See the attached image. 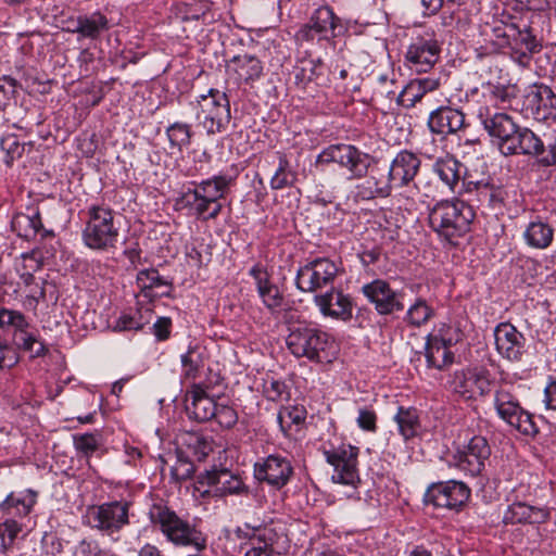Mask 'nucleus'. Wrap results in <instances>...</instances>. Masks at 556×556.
<instances>
[{
	"instance_id": "1",
	"label": "nucleus",
	"mask_w": 556,
	"mask_h": 556,
	"mask_svg": "<svg viewBox=\"0 0 556 556\" xmlns=\"http://www.w3.org/2000/svg\"><path fill=\"white\" fill-rule=\"evenodd\" d=\"M236 175L219 174L212 178L193 184L177 200V205L188 208L192 216L198 219H215L222 212L223 205L219 202L228 188L233 184Z\"/></svg>"
},
{
	"instance_id": "2",
	"label": "nucleus",
	"mask_w": 556,
	"mask_h": 556,
	"mask_svg": "<svg viewBox=\"0 0 556 556\" xmlns=\"http://www.w3.org/2000/svg\"><path fill=\"white\" fill-rule=\"evenodd\" d=\"M152 526L175 547L200 552L206 547V538L197 525L164 505H153L149 511Z\"/></svg>"
},
{
	"instance_id": "3",
	"label": "nucleus",
	"mask_w": 556,
	"mask_h": 556,
	"mask_svg": "<svg viewBox=\"0 0 556 556\" xmlns=\"http://www.w3.org/2000/svg\"><path fill=\"white\" fill-rule=\"evenodd\" d=\"M473 218V208L462 200L439 201L429 212L432 230L452 244L469 231Z\"/></svg>"
},
{
	"instance_id": "4",
	"label": "nucleus",
	"mask_w": 556,
	"mask_h": 556,
	"mask_svg": "<svg viewBox=\"0 0 556 556\" xmlns=\"http://www.w3.org/2000/svg\"><path fill=\"white\" fill-rule=\"evenodd\" d=\"M118 237L119 226L114 212L105 205H91L83 230L84 243L92 250L105 251L116 245Z\"/></svg>"
},
{
	"instance_id": "5",
	"label": "nucleus",
	"mask_w": 556,
	"mask_h": 556,
	"mask_svg": "<svg viewBox=\"0 0 556 556\" xmlns=\"http://www.w3.org/2000/svg\"><path fill=\"white\" fill-rule=\"evenodd\" d=\"M324 455L327 463L333 467L332 481L348 489L346 491L338 492L342 493L346 498H358V448L349 443H340L325 450Z\"/></svg>"
},
{
	"instance_id": "6",
	"label": "nucleus",
	"mask_w": 556,
	"mask_h": 556,
	"mask_svg": "<svg viewBox=\"0 0 556 556\" xmlns=\"http://www.w3.org/2000/svg\"><path fill=\"white\" fill-rule=\"evenodd\" d=\"M493 406L498 418L520 433L534 435L538 432L532 416L521 407L510 383L504 382L497 386L494 391Z\"/></svg>"
},
{
	"instance_id": "7",
	"label": "nucleus",
	"mask_w": 556,
	"mask_h": 556,
	"mask_svg": "<svg viewBox=\"0 0 556 556\" xmlns=\"http://www.w3.org/2000/svg\"><path fill=\"white\" fill-rule=\"evenodd\" d=\"M289 351L295 357H306L311 361H323L332 344L331 338L325 331L311 326H296L290 329L286 339Z\"/></svg>"
},
{
	"instance_id": "8",
	"label": "nucleus",
	"mask_w": 556,
	"mask_h": 556,
	"mask_svg": "<svg viewBox=\"0 0 556 556\" xmlns=\"http://www.w3.org/2000/svg\"><path fill=\"white\" fill-rule=\"evenodd\" d=\"M197 118L207 134L224 131L230 123V105L225 92L211 89L198 101Z\"/></svg>"
},
{
	"instance_id": "9",
	"label": "nucleus",
	"mask_w": 556,
	"mask_h": 556,
	"mask_svg": "<svg viewBox=\"0 0 556 556\" xmlns=\"http://www.w3.org/2000/svg\"><path fill=\"white\" fill-rule=\"evenodd\" d=\"M331 163L345 169L350 179H357L367 173L369 156L351 144H331L317 155L316 164L329 165Z\"/></svg>"
},
{
	"instance_id": "10",
	"label": "nucleus",
	"mask_w": 556,
	"mask_h": 556,
	"mask_svg": "<svg viewBox=\"0 0 556 556\" xmlns=\"http://www.w3.org/2000/svg\"><path fill=\"white\" fill-rule=\"evenodd\" d=\"M129 507L126 501L93 505L88 507L85 518L90 527L113 534L129 523Z\"/></svg>"
},
{
	"instance_id": "11",
	"label": "nucleus",
	"mask_w": 556,
	"mask_h": 556,
	"mask_svg": "<svg viewBox=\"0 0 556 556\" xmlns=\"http://www.w3.org/2000/svg\"><path fill=\"white\" fill-rule=\"evenodd\" d=\"M447 383L448 388L464 400H476L491 391L490 374L484 368L456 370Z\"/></svg>"
},
{
	"instance_id": "12",
	"label": "nucleus",
	"mask_w": 556,
	"mask_h": 556,
	"mask_svg": "<svg viewBox=\"0 0 556 556\" xmlns=\"http://www.w3.org/2000/svg\"><path fill=\"white\" fill-rule=\"evenodd\" d=\"M339 274V266L329 258H317L298 270L295 285L303 292H315L332 285Z\"/></svg>"
},
{
	"instance_id": "13",
	"label": "nucleus",
	"mask_w": 556,
	"mask_h": 556,
	"mask_svg": "<svg viewBox=\"0 0 556 556\" xmlns=\"http://www.w3.org/2000/svg\"><path fill=\"white\" fill-rule=\"evenodd\" d=\"M522 110L538 122L556 119V96L545 85H531L523 96Z\"/></svg>"
},
{
	"instance_id": "14",
	"label": "nucleus",
	"mask_w": 556,
	"mask_h": 556,
	"mask_svg": "<svg viewBox=\"0 0 556 556\" xmlns=\"http://www.w3.org/2000/svg\"><path fill=\"white\" fill-rule=\"evenodd\" d=\"M477 115L483 128L496 140L498 149L503 153L519 126L508 114L498 112L486 104L479 108Z\"/></svg>"
},
{
	"instance_id": "15",
	"label": "nucleus",
	"mask_w": 556,
	"mask_h": 556,
	"mask_svg": "<svg viewBox=\"0 0 556 556\" xmlns=\"http://www.w3.org/2000/svg\"><path fill=\"white\" fill-rule=\"evenodd\" d=\"M490 455L491 447L486 439L482 435H472L464 443H458L455 459L462 470L477 476L483 470Z\"/></svg>"
},
{
	"instance_id": "16",
	"label": "nucleus",
	"mask_w": 556,
	"mask_h": 556,
	"mask_svg": "<svg viewBox=\"0 0 556 556\" xmlns=\"http://www.w3.org/2000/svg\"><path fill=\"white\" fill-rule=\"evenodd\" d=\"M194 489L203 496H225L239 494L243 490V483L227 470H211L197 478Z\"/></svg>"
},
{
	"instance_id": "17",
	"label": "nucleus",
	"mask_w": 556,
	"mask_h": 556,
	"mask_svg": "<svg viewBox=\"0 0 556 556\" xmlns=\"http://www.w3.org/2000/svg\"><path fill=\"white\" fill-rule=\"evenodd\" d=\"M498 355L511 363H518L527 352L526 338L510 323H500L493 331Z\"/></svg>"
},
{
	"instance_id": "18",
	"label": "nucleus",
	"mask_w": 556,
	"mask_h": 556,
	"mask_svg": "<svg viewBox=\"0 0 556 556\" xmlns=\"http://www.w3.org/2000/svg\"><path fill=\"white\" fill-rule=\"evenodd\" d=\"M441 47L432 37H417L405 53L407 66L417 73H427L438 62Z\"/></svg>"
},
{
	"instance_id": "19",
	"label": "nucleus",
	"mask_w": 556,
	"mask_h": 556,
	"mask_svg": "<svg viewBox=\"0 0 556 556\" xmlns=\"http://www.w3.org/2000/svg\"><path fill=\"white\" fill-rule=\"evenodd\" d=\"M237 535L247 540L243 545L244 556H279L274 547L277 535L270 528L244 525L237 529Z\"/></svg>"
},
{
	"instance_id": "20",
	"label": "nucleus",
	"mask_w": 556,
	"mask_h": 556,
	"mask_svg": "<svg viewBox=\"0 0 556 556\" xmlns=\"http://www.w3.org/2000/svg\"><path fill=\"white\" fill-rule=\"evenodd\" d=\"M469 488L459 481H446L432 485L426 493L427 502L439 508L458 510L469 498Z\"/></svg>"
},
{
	"instance_id": "21",
	"label": "nucleus",
	"mask_w": 556,
	"mask_h": 556,
	"mask_svg": "<svg viewBox=\"0 0 556 556\" xmlns=\"http://www.w3.org/2000/svg\"><path fill=\"white\" fill-rule=\"evenodd\" d=\"M454 342L452 329L445 325L429 333L426 342V358L429 367L443 369L453 363L454 355L450 351Z\"/></svg>"
},
{
	"instance_id": "22",
	"label": "nucleus",
	"mask_w": 556,
	"mask_h": 556,
	"mask_svg": "<svg viewBox=\"0 0 556 556\" xmlns=\"http://www.w3.org/2000/svg\"><path fill=\"white\" fill-rule=\"evenodd\" d=\"M362 290L380 315L392 314L404 308L401 293L393 290L390 285L382 279H376L364 285Z\"/></svg>"
},
{
	"instance_id": "23",
	"label": "nucleus",
	"mask_w": 556,
	"mask_h": 556,
	"mask_svg": "<svg viewBox=\"0 0 556 556\" xmlns=\"http://www.w3.org/2000/svg\"><path fill=\"white\" fill-rule=\"evenodd\" d=\"M314 303L325 317L345 321L349 320L353 314V302L350 295L334 288H331L325 293L316 294L314 296Z\"/></svg>"
},
{
	"instance_id": "24",
	"label": "nucleus",
	"mask_w": 556,
	"mask_h": 556,
	"mask_svg": "<svg viewBox=\"0 0 556 556\" xmlns=\"http://www.w3.org/2000/svg\"><path fill=\"white\" fill-rule=\"evenodd\" d=\"M292 471L290 460L279 455H269L254 466L256 479L266 481L268 484L276 488L286 485Z\"/></svg>"
},
{
	"instance_id": "25",
	"label": "nucleus",
	"mask_w": 556,
	"mask_h": 556,
	"mask_svg": "<svg viewBox=\"0 0 556 556\" xmlns=\"http://www.w3.org/2000/svg\"><path fill=\"white\" fill-rule=\"evenodd\" d=\"M419 157L407 150L399 152L390 164L388 175L394 189L408 187L414 181L419 167Z\"/></svg>"
},
{
	"instance_id": "26",
	"label": "nucleus",
	"mask_w": 556,
	"mask_h": 556,
	"mask_svg": "<svg viewBox=\"0 0 556 556\" xmlns=\"http://www.w3.org/2000/svg\"><path fill=\"white\" fill-rule=\"evenodd\" d=\"M337 20L329 7H320L315 10L307 25H305L300 34L307 40L329 39L333 36Z\"/></svg>"
},
{
	"instance_id": "27",
	"label": "nucleus",
	"mask_w": 556,
	"mask_h": 556,
	"mask_svg": "<svg viewBox=\"0 0 556 556\" xmlns=\"http://www.w3.org/2000/svg\"><path fill=\"white\" fill-rule=\"evenodd\" d=\"M428 126L432 132L438 135L456 134L465 127V115L456 109L440 108L430 114Z\"/></svg>"
},
{
	"instance_id": "28",
	"label": "nucleus",
	"mask_w": 556,
	"mask_h": 556,
	"mask_svg": "<svg viewBox=\"0 0 556 556\" xmlns=\"http://www.w3.org/2000/svg\"><path fill=\"white\" fill-rule=\"evenodd\" d=\"M215 400L206 394L200 386H193L186 399V410L189 418L203 422L211 420L216 414Z\"/></svg>"
},
{
	"instance_id": "29",
	"label": "nucleus",
	"mask_w": 556,
	"mask_h": 556,
	"mask_svg": "<svg viewBox=\"0 0 556 556\" xmlns=\"http://www.w3.org/2000/svg\"><path fill=\"white\" fill-rule=\"evenodd\" d=\"M544 152V143L529 128L518 127L510 142L505 147L504 155L523 154L530 156H540Z\"/></svg>"
},
{
	"instance_id": "30",
	"label": "nucleus",
	"mask_w": 556,
	"mask_h": 556,
	"mask_svg": "<svg viewBox=\"0 0 556 556\" xmlns=\"http://www.w3.org/2000/svg\"><path fill=\"white\" fill-rule=\"evenodd\" d=\"M547 511L541 507L528 505L525 502H514L503 513L506 525L540 523L547 519Z\"/></svg>"
},
{
	"instance_id": "31",
	"label": "nucleus",
	"mask_w": 556,
	"mask_h": 556,
	"mask_svg": "<svg viewBox=\"0 0 556 556\" xmlns=\"http://www.w3.org/2000/svg\"><path fill=\"white\" fill-rule=\"evenodd\" d=\"M228 72L237 84L251 83L258 79L263 73L261 61L250 54L235 56L228 64Z\"/></svg>"
},
{
	"instance_id": "32",
	"label": "nucleus",
	"mask_w": 556,
	"mask_h": 556,
	"mask_svg": "<svg viewBox=\"0 0 556 556\" xmlns=\"http://www.w3.org/2000/svg\"><path fill=\"white\" fill-rule=\"evenodd\" d=\"M463 169V164L451 154L438 157L432 164V172L451 192H457Z\"/></svg>"
},
{
	"instance_id": "33",
	"label": "nucleus",
	"mask_w": 556,
	"mask_h": 556,
	"mask_svg": "<svg viewBox=\"0 0 556 556\" xmlns=\"http://www.w3.org/2000/svg\"><path fill=\"white\" fill-rule=\"evenodd\" d=\"M249 273L255 280L258 295L264 305L269 309L279 307L282 303V295L278 287L270 282L267 270L261 265H254Z\"/></svg>"
},
{
	"instance_id": "34",
	"label": "nucleus",
	"mask_w": 556,
	"mask_h": 556,
	"mask_svg": "<svg viewBox=\"0 0 556 556\" xmlns=\"http://www.w3.org/2000/svg\"><path fill=\"white\" fill-rule=\"evenodd\" d=\"M37 502V493L33 490H25L18 493H10L0 503V514L11 516L14 519L27 516Z\"/></svg>"
},
{
	"instance_id": "35",
	"label": "nucleus",
	"mask_w": 556,
	"mask_h": 556,
	"mask_svg": "<svg viewBox=\"0 0 556 556\" xmlns=\"http://www.w3.org/2000/svg\"><path fill=\"white\" fill-rule=\"evenodd\" d=\"M440 86V79L425 77L410 80L397 94L396 103L406 108L414 106L428 92L434 91Z\"/></svg>"
},
{
	"instance_id": "36",
	"label": "nucleus",
	"mask_w": 556,
	"mask_h": 556,
	"mask_svg": "<svg viewBox=\"0 0 556 556\" xmlns=\"http://www.w3.org/2000/svg\"><path fill=\"white\" fill-rule=\"evenodd\" d=\"M78 39L97 40L110 28L109 20L100 12L78 16Z\"/></svg>"
},
{
	"instance_id": "37",
	"label": "nucleus",
	"mask_w": 556,
	"mask_h": 556,
	"mask_svg": "<svg viewBox=\"0 0 556 556\" xmlns=\"http://www.w3.org/2000/svg\"><path fill=\"white\" fill-rule=\"evenodd\" d=\"M554 238V229L547 223L534 220L528 224L523 231L526 243L533 249H546Z\"/></svg>"
},
{
	"instance_id": "38",
	"label": "nucleus",
	"mask_w": 556,
	"mask_h": 556,
	"mask_svg": "<svg viewBox=\"0 0 556 556\" xmlns=\"http://www.w3.org/2000/svg\"><path fill=\"white\" fill-rule=\"evenodd\" d=\"M137 285L141 294L149 300L168 294V292L165 291H157V289L162 287H167V282L160 276L159 271L153 268L140 270L137 275Z\"/></svg>"
},
{
	"instance_id": "39",
	"label": "nucleus",
	"mask_w": 556,
	"mask_h": 556,
	"mask_svg": "<svg viewBox=\"0 0 556 556\" xmlns=\"http://www.w3.org/2000/svg\"><path fill=\"white\" fill-rule=\"evenodd\" d=\"M359 193L363 198L371 199L375 197H389L394 189L389 175L375 172L359 186Z\"/></svg>"
},
{
	"instance_id": "40",
	"label": "nucleus",
	"mask_w": 556,
	"mask_h": 556,
	"mask_svg": "<svg viewBox=\"0 0 556 556\" xmlns=\"http://www.w3.org/2000/svg\"><path fill=\"white\" fill-rule=\"evenodd\" d=\"M399 433L405 441L415 438L420 429L419 416L413 407H399L394 416Z\"/></svg>"
},
{
	"instance_id": "41",
	"label": "nucleus",
	"mask_w": 556,
	"mask_h": 556,
	"mask_svg": "<svg viewBox=\"0 0 556 556\" xmlns=\"http://www.w3.org/2000/svg\"><path fill=\"white\" fill-rule=\"evenodd\" d=\"M471 185H473L480 202L486 203L492 207L500 206L504 203L506 191L502 186L490 181L469 182L468 191H471Z\"/></svg>"
},
{
	"instance_id": "42",
	"label": "nucleus",
	"mask_w": 556,
	"mask_h": 556,
	"mask_svg": "<svg viewBox=\"0 0 556 556\" xmlns=\"http://www.w3.org/2000/svg\"><path fill=\"white\" fill-rule=\"evenodd\" d=\"M12 228L20 237L25 239L35 238L42 228L39 212L33 211L31 214H16L12 219Z\"/></svg>"
},
{
	"instance_id": "43",
	"label": "nucleus",
	"mask_w": 556,
	"mask_h": 556,
	"mask_svg": "<svg viewBox=\"0 0 556 556\" xmlns=\"http://www.w3.org/2000/svg\"><path fill=\"white\" fill-rule=\"evenodd\" d=\"M0 519H3L0 522V551L7 555L11 551L18 533L23 530V526L11 516L0 514Z\"/></svg>"
},
{
	"instance_id": "44",
	"label": "nucleus",
	"mask_w": 556,
	"mask_h": 556,
	"mask_svg": "<svg viewBox=\"0 0 556 556\" xmlns=\"http://www.w3.org/2000/svg\"><path fill=\"white\" fill-rule=\"evenodd\" d=\"M178 15L182 21L205 20L211 11L208 0H184L178 7Z\"/></svg>"
},
{
	"instance_id": "45",
	"label": "nucleus",
	"mask_w": 556,
	"mask_h": 556,
	"mask_svg": "<svg viewBox=\"0 0 556 556\" xmlns=\"http://www.w3.org/2000/svg\"><path fill=\"white\" fill-rule=\"evenodd\" d=\"M434 315V309L424 300L417 299L412 304L405 316V321L413 327H421L427 324Z\"/></svg>"
},
{
	"instance_id": "46",
	"label": "nucleus",
	"mask_w": 556,
	"mask_h": 556,
	"mask_svg": "<svg viewBox=\"0 0 556 556\" xmlns=\"http://www.w3.org/2000/svg\"><path fill=\"white\" fill-rule=\"evenodd\" d=\"M516 97V90L514 86L504 85H492L488 84L483 98L486 103H491L494 106L505 105Z\"/></svg>"
},
{
	"instance_id": "47",
	"label": "nucleus",
	"mask_w": 556,
	"mask_h": 556,
	"mask_svg": "<svg viewBox=\"0 0 556 556\" xmlns=\"http://www.w3.org/2000/svg\"><path fill=\"white\" fill-rule=\"evenodd\" d=\"M181 365L187 378H195L200 368L204 366V354L200 346H190L181 355Z\"/></svg>"
},
{
	"instance_id": "48",
	"label": "nucleus",
	"mask_w": 556,
	"mask_h": 556,
	"mask_svg": "<svg viewBox=\"0 0 556 556\" xmlns=\"http://www.w3.org/2000/svg\"><path fill=\"white\" fill-rule=\"evenodd\" d=\"M295 174L291 169L290 162L285 154H279L278 167L270 179V187L275 190L282 189L293 182Z\"/></svg>"
},
{
	"instance_id": "49",
	"label": "nucleus",
	"mask_w": 556,
	"mask_h": 556,
	"mask_svg": "<svg viewBox=\"0 0 556 556\" xmlns=\"http://www.w3.org/2000/svg\"><path fill=\"white\" fill-rule=\"evenodd\" d=\"M395 85L396 78L394 72L379 74L376 79L374 93L389 100H396L399 93H396Z\"/></svg>"
},
{
	"instance_id": "50",
	"label": "nucleus",
	"mask_w": 556,
	"mask_h": 556,
	"mask_svg": "<svg viewBox=\"0 0 556 556\" xmlns=\"http://www.w3.org/2000/svg\"><path fill=\"white\" fill-rule=\"evenodd\" d=\"M29 326L26 317L18 311L0 308V327L12 328L21 333Z\"/></svg>"
},
{
	"instance_id": "51",
	"label": "nucleus",
	"mask_w": 556,
	"mask_h": 556,
	"mask_svg": "<svg viewBox=\"0 0 556 556\" xmlns=\"http://www.w3.org/2000/svg\"><path fill=\"white\" fill-rule=\"evenodd\" d=\"M320 70L321 63L319 60H304L295 70V81L304 86L318 77Z\"/></svg>"
},
{
	"instance_id": "52",
	"label": "nucleus",
	"mask_w": 556,
	"mask_h": 556,
	"mask_svg": "<svg viewBox=\"0 0 556 556\" xmlns=\"http://www.w3.org/2000/svg\"><path fill=\"white\" fill-rule=\"evenodd\" d=\"M17 340L18 345L28 352L30 357H39L47 352L45 344L35 334L27 332L26 329L17 334Z\"/></svg>"
},
{
	"instance_id": "53",
	"label": "nucleus",
	"mask_w": 556,
	"mask_h": 556,
	"mask_svg": "<svg viewBox=\"0 0 556 556\" xmlns=\"http://www.w3.org/2000/svg\"><path fill=\"white\" fill-rule=\"evenodd\" d=\"M279 426L283 432L291 429L292 425H300L305 419V414L302 408L299 407H283L279 410L277 416Z\"/></svg>"
},
{
	"instance_id": "54",
	"label": "nucleus",
	"mask_w": 556,
	"mask_h": 556,
	"mask_svg": "<svg viewBox=\"0 0 556 556\" xmlns=\"http://www.w3.org/2000/svg\"><path fill=\"white\" fill-rule=\"evenodd\" d=\"M167 137L173 147L181 149L190 143V127L184 123H174L167 128Z\"/></svg>"
},
{
	"instance_id": "55",
	"label": "nucleus",
	"mask_w": 556,
	"mask_h": 556,
	"mask_svg": "<svg viewBox=\"0 0 556 556\" xmlns=\"http://www.w3.org/2000/svg\"><path fill=\"white\" fill-rule=\"evenodd\" d=\"M184 442L192 452L193 456L201 460L211 451L210 442L199 433H187L184 435Z\"/></svg>"
},
{
	"instance_id": "56",
	"label": "nucleus",
	"mask_w": 556,
	"mask_h": 556,
	"mask_svg": "<svg viewBox=\"0 0 556 556\" xmlns=\"http://www.w3.org/2000/svg\"><path fill=\"white\" fill-rule=\"evenodd\" d=\"M73 440L76 450L86 456L92 454L100 444L99 437L92 433L76 434Z\"/></svg>"
},
{
	"instance_id": "57",
	"label": "nucleus",
	"mask_w": 556,
	"mask_h": 556,
	"mask_svg": "<svg viewBox=\"0 0 556 556\" xmlns=\"http://www.w3.org/2000/svg\"><path fill=\"white\" fill-rule=\"evenodd\" d=\"M216 421L224 428H231L238 421L237 412L228 405L217 404L216 405V414L214 417Z\"/></svg>"
},
{
	"instance_id": "58",
	"label": "nucleus",
	"mask_w": 556,
	"mask_h": 556,
	"mask_svg": "<svg viewBox=\"0 0 556 556\" xmlns=\"http://www.w3.org/2000/svg\"><path fill=\"white\" fill-rule=\"evenodd\" d=\"M146 325V320H137L135 313L122 314L114 325L116 331L139 330Z\"/></svg>"
},
{
	"instance_id": "59",
	"label": "nucleus",
	"mask_w": 556,
	"mask_h": 556,
	"mask_svg": "<svg viewBox=\"0 0 556 556\" xmlns=\"http://www.w3.org/2000/svg\"><path fill=\"white\" fill-rule=\"evenodd\" d=\"M193 473V464L184 458H177L175 465L170 467V476L175 481L189 479Z\"/></svg>"
},
{
	"instance_id": "60",
	"label": "nucleus",
	"mask_w": 556,
	"mask_h": 556,
	"mask_svg": "<svg viewBox=\"0 0 556 556\" xmlns=\"http://www.w3.org/2000/svg\"><path fill=\"white\" fill-rule=\"evenodd\" d=\"M356 424L364 431L375 432L377 430V415L372 409L359 408Z\"/></svg>"
},
{
	"instance_id": "61",
	"label": "nucleus",
	"mask_w": 556,
	"mask_h": 556,
	"mask_svg": "<svg viewBox=\"0 0 556 556\" xmlns=\"http://www.w3.org/2000/svg\"><path fill=\"white\" fill-rule=\"evenodd\" d=\"M18 362V355L16 350L0 341V369L12 368Z\"/></svg>"
},
{
	"instance_id": "62",
	"label": "nucleus",
	"mask_w": 556,
	"mask_h": 556,
	"mask_svg": "<svg viewBox=\"0 0 556 556\" xmlns=\"http://www.w3.org/2000/svg\"><path fill=\"white\" fill-rule=\"evenodd\" d=\"M263 388L265 395L270 401L280 400L286 391L285 383L274 378L265 380Z\"/></svg>"
},
{
	"instance_id": "63",
	"label": "nucleus",
	"mask_w": 556,
	"mask_h": 556,
	"mask_svg": "<svg viewBox=\"0 0 556 556\" xmlns=\"http://www.w3.org/2000/svg\"><path fill=\"white\" fill-rule=\"evenodd\" d=\"M45 289L42 287H37L35 290H31L30 293L25 295L24 299L22 300L23 308L36 314L38 304L40 300L45 299Z\"/></svg>"
},
{
	"instance_id": "64",
	"label": "nucleus",
	"mask_w": 556,
	"mask_h": 556,
	"mask_svg": "<svg viewBox=\"0 0 556 556\" xmlns=\"http://www.w3.org/2000/svg\"><path fill=\"white\" fill-rule=\"evenodd\" d=\"M545 407L551 410H556V380H551L544 389Z\"/></svg>"
}]
</instances>
